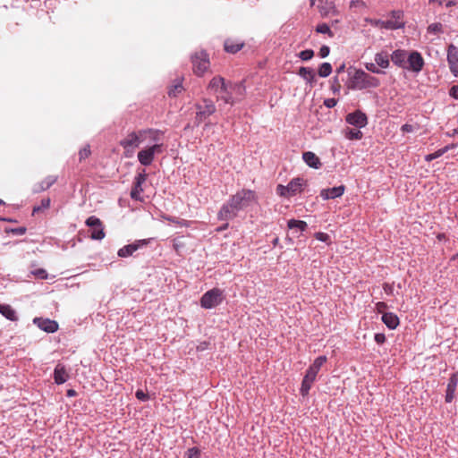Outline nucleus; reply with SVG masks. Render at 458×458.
<instances>
[{"label": "nucleus", "instance_id": "aec40b11", "mask_svg": "<svg viewBox=\"0 0 458 458\" xmlns=\"http://www.w3.org/2000/svg\"><path fill=\"white\" fill-rule=\"evenodd\" d=\"M392 62L398 67L406 68L407 52L403 49L394 50L390 55Z\"/></svg>", "mask_w": 458, "mask_h": 458}, {"label": "nucleus", "instance_id": "6ab92c4d", "mask_svg": "<svg viewBox=\"0 0 458 458\" xmlns=\"http://www.w3.org/2000/svg\"><path fill=\"white\" fill-rule=\"evenodd\" d=\"M225 89H221L220 92L217 93L216 100L217 101L221 100L225 104H229L231 106L235 105L236 98L233 96H232L230 81H227L225 83Z\"/></svg>", "mask_w": 458, "mask_h": 458}, {"label": "nucleus", "instance_id": "20e7f679", "mask_svg": "<svg viewBox=\"0 0 458 458\" xmlns=\"http://www.w3.org/2000/svg\"><path fill=\"white\" fill-rule=\"evenodd\" d=\"M225 300L224 291L213 288L207 291L200 298V306L206 310H211L220 305Z\"/></svg>", "mask_w": 458, "mask_h": 458}, {"label": "nucleus", "instance_id": "b1692460", "mask_svg": "<svg viewBox=\"0 0 458 458\" xmlns=\"http://www.w3.org/2000/svg\"><path fill=\"white\" fill-rule=\"evenodd\" d=\"M305 184V181L302 178H293L287 184V192L290 196H294L297 193L301 192L302 186Z\"/></svg>", "mask_w": 458, "mask_h": 458}, {"label": "nucleus", "instance_id": "603ef678", "mask_svg": "<svg viewBox=\"0 0 458 458\" xmlns=\"http://www.w3.org/2000/svg\"><path fill=\"white\" fill-rule=\"evenodd\" d=\"M329 47L324 45L320 47L318 55L321 58H326L329 55Z\"/></svg>", "mask_w": 458, "mask_h": 458}, {"label": "nucleus", "instance_id": "c85d7f7f", "mask_svg": "<svg viewBox=\"0 0 458 458\" xmlns=\"http://www.w3.org/2000/svg\"><path fill=\"white\" fill-rule=\"evenodd\" d=\"M390 19L387 21L392 22L398 27L394 28V30L402 29L404 27L403 19V12L400 10H394L390 13Z\"/></svg>", "mask_w": 458, "mask_h": 458}, {"label": "nucleus", "instance_id": "79ce46f5", "mask_svg": "<svg viewBox=\"0 0 458 458\" xmlns=\"http://www.w3.org/2000/svg\"><path fill=\"white\" fill-rule=\"evenodd\" d=\"M365 68L372 72V73H376V74H384L385 72L380 70L378 67H377V64H373V63H366L365 64Z\"/></svg>", "mask_w": 458, "mask_h": 458}, {"label": "nucleus", "instance_id": "bf43d9fd", "mask_svg": "<svg viewBox=\"0 0 458 458\" xmlns=\"http://www.w3.org/2000/svg\"><path fill=\"white\" fill-rule=\"evenodd\" d=\"M414 131V126L409 123H405L401 127V131L403 133L412 132Z\"/></svg>", "mask_w": 458, "mask_h": 458}, {"label": "nucleus", "instance_id": "37998d69", "mask_svg": "<svg viewBox=\"0 0 458 458\" xmlns=\"http://www.w3.org/2000/svg\"><path fill=\"white\" fill-rule=\"evenodd\" d=\"M187 458H201L200 450L195 446L189 448L187 451Z\"/></svg>", "mask_w": 458, "mask_h": 458}, {"label": "nucleus", "instance_id": "0eeeda50", "mask_svg": "<svg viewBox=\"0 0 458 458\" xmlns=\"http://www.w3.org/2000/svg\"><path fill=\"white\" fill-rule=\"evenodd\" d=\"M135 134L137 135L138 140V147L141 143H159L162 142L163 132L157 129H142L139 131H135Z\"/></svg>", "mask_w": 458, "mask_h": 458}, {"label": "nucleus", "instance_id": "c03bdc74", "mask_svg": "<svg viewBox=\"0 0 458 458\" xmlns=\"http://www.w3.org/2000/svg\"><path fill=\"white\" fill-rule=\"evenodd\" d=\"M50 206V199H43L41 200V205L37 206L33 208V214L39 212L43 208H48Z\"/></svg>", "mask_w": 458, "mask_h": 458}, {"label": "nucleus", "instance_id": "69168bd1", "mask_svg": "<svg viewBox=\"0 0 458 458\" xmlns=\"http://www.w3.org/2000/svg\"><path fill=\"white\" fill-rule=\"evenodd\" d=\"M335 82L336 83V85H333L332 86V89L333 91L335 93V92H339L340 90V84L338 83V79L337 77H335Z\"/></svg>", "mask_w": 458, "mask_h": 458}, {"label": "nucleus", "instance_id": "9b49d317", "mask_svg": "<svg viewBox=\"0 0 458 458\" xmlns=\"http://www.w3.org/2000/svg\"><path fill=\"white\" fill-rule=\"evenodd\" d=\"M424 64L425 63L421 54L418 51H411L408 55L405 69L419 73L423 69Z\"/></svg>", "mask_w": 458, "mask_h": 458}, {"label": "nucleus", "instance_id": "7ed1b4c3", "mask_svg": "<svg viewBox=\"0 0 458 458\" xmlns=\"http://www.w3.org/2000/svg\"><path fill=\"white\" fill-rule=\"evenodd\" d=\"M194 106L196 108V115L194 119V124L196 126H199L216 110L214 101L208 98H202L199 102L194 105Z\"/></svg>", "mask_w": 458, "mask_h": 458}, {"label": "nucleus", "instance_id": "49530a36", "mask_svg": "<svg viewBox=\"0 0 458 458\" xmlns=\"http://www.w3.org/2000/svg\"><path fill=\"white\" fill-rule=\"evenodd\" d=\"M36 277L39 279H47V272L44 268H38L31 272Z\"/></svg>", "mask_w": 458, "mask_h": 458}, {"label": "nucleus", "instance_id": "052dcab7", "mask_svg": "<svg viewBox=\"0 0 458 458\" xmlns=\"http://www.w3.org/2000/svg\"><path fill=\"white\" fill-rule=\"evenodd\" d=\"M316 238L320 242H326L329 239V235L326 233H317Z\"/></svg>", "mask_w": 458, "mask_h": 458}, {"label": "nucleus", "instance_id": "338daca9", "mask_svg": "<svg viewBox=\"0 0 458 458\" xmlns=\"http://www.w3.org/2000/svg\"><path fill=\"white\" fill-rule=\"evenodd\" d=\"M228 227H229V224L226 222V223H225L224 225H222L218 226V227L216 229V231L217 233H221V232H223V231L226 230Z\"/></svg>", "mask_w": 458, "mask_h": 458}, {"label": "nucleus", "instance_id": "c9c22d12", "mask_svg": "<svg viewBox=\"0 0 458 458\" xmlns=\"http://www.w3.org/2000/svg\"><path fill=\"white\" fill-rule=\"evenodd\" d=\"M332 72V65L329 63H323L318 70V73L322 78L328 77Z\"/></svg>", "mask_w": 458, "mask_h": 458}, {"label": "nucleus", "instance_id": "09e8293b", "mask_svg": "<svg viewBox=\"0 0 458 458\" xmlns=\"http://www.w3.org/2000/svg\"><path fill=\"white\" fill-rule=\"evenodd\" d=\"M26 231H27L26 227L20 226V227H17V228H12V229L8 230L7 232L11 233H13L14 235H23V234H25Z\"/></svg>", "mask_w": 458, "mask_h": 458}, {"label": "nucleus", "instance_id": "a18cd8bd", "mask_svg": "<svg viewBox=\"0 0 458 458\" xmlns=\"http://www.w3.org/2000/svg\"><path fill=\"white\" fill-rule=\"evenodd\" d=\"M444 154H443V151H441V149H437V151H435L434 153H431V154H428L425 157V160L427 162H430L436 158H438L440 157H442Z\"/></svg>", "mask_w": 458, "mask_h": 458}, {"label": "nucleus", "instance_id": "bb28decb", "mask_svg": "<svg viewBox=\"0 0 458 458\" xmlns=\"http://www.w3.org/2000/svg\"><path fill=\"white\" fill-rule=\"evenodd\" d=\"M382 322L389 328L395 329L399 326V318L393 312H385L382 315Z\"/></svg>", "mask_w": 458, "mask_h": 458}, {"label": "nucleus", "instance_id": "393cba45", "mask_svg": "<svg viewBox=\"0 0 458 458\" xmlns=\"http://www.w3.org/2000/svg\"><path fill=\"white\" fill-rule=\"evenodd\" d=\"M57 180V177L55 175H48L40 182L37 183L33 187V192L38 193L49 189Z\"/></svg>", "mask_w": 458, "mask_h": 458}, {"label": "nucleus", "instance_id": "5701e85b", "mask_svg": "<svg viewBox=\"0 0 458 458\" xmlns=\"http://www.w3.org/2000/svg\"><path fill=\"white\" fill-rule=\"evenodd\" d=\"M225 80L221 76H215L211 79L208 85V89L210 90L212 93L217 95L218 92H220L221 89H225Z\"/></svg>", "mask_w": 458, "mask_h": 458}, {"label": "nucleus", "instance_id": "774afa93", "mask_svg": "<svg viewBox=\"0 0 458 458\" xmlns=\"http://www.w3.org/2000/svg\"><path fill=\"white\" fill-rule=\"evenodd\" d=\"M208 344L207 342H202L198 345L197 350L198 351H204L208 348Z\"/></svg>", "mask_w": 458, "mask_h": 458}, {"label": "nucleus", "instance_id": "de8ad7c7", "mask_svg": "<svg viewBox=\"0 0 458 458\" xmlns=\"http://www.w3.org/2000/svg\"><path fill=\"white\" fill-rule=\"evenodd\" d=\"M90 155L89 146H86L79 151L80 161L86 159Z\"/></svg>", "mask_w": 458, "mask_h": 458}, {"label": "nucleus", "instance_id": "6e6d98bb", "mask_svg": "<svg viewBox=\"0 0 458 458\" xmlns=\"http://www.w3.org/2000/svg\"><path fill=\"white\" fill-rule=\"evenodd\" d=\"M336 104H337V100L335 98H326L324 100V105L327 108H333L336 106Z\"/></svg>", "mask_w": 458, "mask_h": 458}, {"label": "nucleus", "instance_id": "4be33fe9", "mask_svg": "<svg viewBox=\"0 0 458 458\" xmlns=\"http://www.w3.org/2000/svg\"><path fill=\"white\" fill-rule=\"evenodd\" d=\"M230 86H231L232 96H233L236 98V103L242 101L245 96V91H246V89L244 86V81H239V82H231L230 81Z\"/></svg>", "mask_w": 458, "mask_h": 458}, {"label": "nucleus", "instance_id": "412c9836", "mask_svg": "<svg viewBox=\"0 0 458 458\" xmlns=\"http://www.w3.org/2000/svg\"><path fill=\"white\" fill-rule=\"evenodd\" d=\"M69 378V375L66 371L65 366L58 363L54 369V380L57 385L65 383Z\"/></svg>", "mask_w": 458, "mask_h": 458}, {"label": "nucleus", "instance_id": "4c0bfd02", "mask_svg": "<svg viewBox=\"0 0 458 458\" xmlns=\"http://www.w3.org/2000/svg\"><path fill=\"white\" fill-rule=\"evenodd\" d=\"M183 90L182 82H177L168 90L169 97L175 98Z\"/></svg>", "mask_w": 458, "mask_h": 458}, {"label": "nucleus", "instance_id": "a878e982", "mask_svg": "<svg viewBox=\"0 0 458 458\" xmlns=\"http://www.w3.org/2000/svg\"><path fill=\"white\" fill-rule=\"evenodd\" d=\"M302 159L310 167L318 169L322 166V164L318 157L311 151L304 152L302 154Z\"/></svg>", "mask_w": 458, "mask_h": 458}, {"label": "nucleus", "instance_id": "680f3d73", "mask_svg": "<svg viewBox=\"0 0 458 458\" xmlns=\"http://www.w3.org/2000/svg\"><path fill=\"white\" fill-rule=\"evenodd\" d=\"M449 95L455 98V99H458V84L457 85H454L453 86L451 89H450V91H449Z\"/></svg>", "mask_w": 458, "mask_h": 458}, {"label": "nucleus", "instance_id": "dca6fc26", "mask_svg": "<svg viewBox=\"0 0 458 458\" xmlns=\"http://www.w3.org/2000/svg\"><path fill=\"white\" fill-rule=\"evenodd\" d=\"M148 242V240H139L134 242L133 243L128 244L121 248L117 254L120 258H127L131 256L136 250H138L140 247L147 245Z\"/></svg>", "mask_w": 458, "mask_h": 458}, {"label": "nucleus", "instance_id": "2f4dec72", "mask_svg": "<svg viewBox=\"0 0 458 458\" xmlns=\"http://www.w3.org/2000/svg\"><path fill=\"white\" fill-rule=\"evenodd\" d=\"M0 313L11 321L18 319L16 311L8 304H0Z\"/></svg>", "mask_w": 458, "mask_h": 458}, {"label": "nucleus", "instance_id": "473e14b6", "mask_svg": "<svg viewBox=\"0 0 458 458\" xmlns=\"http://www.w3.org/2000/svg\"><path fill=\"white\" fill-rule=\"evenodd\" d=\"M146 180H147V174H146V171L143 169L140 173H138V174L135 176L131 189L138 191L140 192H143L144 190L142 188V184L146 182Z\"/></svg>", "mask_w": 458, "mask_h": 458}, {"label": "nucleus", "instance_id": "1a4fd4ad", "mask_svg": "<svg viewBox=\"0 0 458 458\" xmlns=\"http://www.w3.org/2000/svg\"><path fill=\"white\" fill-rule=\"evenodd\" d=\"M138 140L135 131H130L126 136L119 141V145L124 149V156L131 157L134 149L138 148Z\"/></svg>", "mask_w": 458, "mask_h": 458}, {"label": "nucleus", "instance_id": "8fccbe9b", "mask_svg": "<svg viewBox=\"0 0 458 458\" xmlns=\"http://www.w3.org/2000/svg\"><path fill=\"white\" fill-rule=\"evenodd\" d=\"M135 396L138 400L141 401V402H146L148 400V394L144 393L142 390L139 389L136 391L135 393Z\"/></svg>", "mask_w": 458, "mask_h": 458}, {"label": "nucleus", "instance_id": "e2e57ef3", "mask_svg": "<svg viewBox=\"0 0 458 458\" xmlns=\"http://www.w3.org/2000/svg\"><path fill=\"white\" fill-rule=\"evenodd\" d=\"M386 309H387V304L386 302L379 301L376 304V310L379 313H382Z\"/></svg>", "mask_w": 458, "mask_h": 458}, {"label": "nucleus", "instance_id": "58836bf2", "mask_svg": "<svg viewBox=\"0 0 458 458\" xmlns=\"http://www.w3.org/2000/svg\"><path fill=\"white\" fill-rule=\"evenodd\" d=\"M316 31L321 34H327L329 37H333L334 33L330 30L329 26L327 23H320L316 27Z\"/></svg>", "mask_w": 458, "mask_h": 458}, {"label": "nucleus", "instance_id": "a211bd4d", "mask_svg": "<svg viewBox=\"0 0 458 458\" xmlns=\"http://www.w3.org/2000/svg\"><path fill=\"white\" fill-rule=\"evenodd\" d=\"M344 191H345V187L344 185H339V186H335V187L328 188V189H323L320 191V197L325 200L326 199H334L341 197L344 193Z\"/></svg>", "mask_w": 458, "mask_h": 458}, {"label": "nucleus", "instance_id": "39448f33", "mask_svg": "<svg viewBox=\"0 0 458 458\" xmlns=\"http://www.w3.org/2000/svg\"><path fill=\"white\" fill-rule=\"evenodd\" d=\"M164 149L165 146L163 142L152 144L138 152V160L142 165H150L154 160L155 155L161 154Z\"/></svg>", "mask_w": 458, "mask_h": 458}, {"label": "nucleus", "instance_id": "2eb2a0df", "mask_svg": "<svg viewBox=\"0 0 458 458\" xmlns=\"http://www.w3.org/2000/svg\"><path fill=\"white\" fill-rule=\"evenodd\" d=\"M33 324L47 333H55L58 330V323L50 318H35Z\"/></svg>", "mask_w": 458, "mask_h": 458}, {"label": "nucleus", "instance_id": "0e129e2a", "mask_svg": "<svg viewBox=\"0 0 458 458\" xmlns=\"http://www.w3.org/2000/svg\"><path fill=\"white\" fill-rule=\"evenodd\" d=\"M455 148V144H450V145H446L445 146L444 148H440L441 151H443V154H445L447 151H449L450 149H453Z\"/></svg>", "mask_w": 458, "mask_h": 458}, {"label": "nucleus", "instance_id": "f8f14e48", "mask_svg": "<svg viewBox=\"0 0 458 458\" xmlns=\"http://www.w3.org/2000/svg\"><path fill=\"white\" fill-rule=\"evenodd\" d=\"M239 210L234 208L233 202L228 199L224 203L217 214V219L220 221H230L234 219L238 215Z\"/></svg>", "mask_w": 458, "mask_h": 458}, {"label": "nucleus", "instance_id": "6e6552de", "mask_svg": "<svg viewBox=\"0 0 458 458\" xmlns=\"http://www.w3.org/2000/svg\"><path fill=\"white\" fill-rule=\"evenodd\" d=\"M193 71L198 76H202L209 66L208 55L206 52L200 51L191 57Z\"/></svg>", "mask_w": 458, "mask_h": 458}, {"label": "nucleus", "instance_id": "423d86ee", "mask_svg": "<svg viewBox=\"0 0 458 458\" xmlns=\"http://www.w3.org/2000/svg\"><path fill=\"white\" fill-rule=\"evenodd\" d=\"M255 191L251 190L243 189L242 191H237L234 195L231 196L229 199L233 202L234 208H236L240 211L250 206L251 203L255 200Z\"/></svg>", "mask_w": 458, "mask_h": 458}, {"label": "nucleus", "instance_id": "72a5a7b5", "mask_svg": "<svg viewBox=\"0 0 458 458\" xmlns=\"http://www.w3.org/2000/svg\"><path fill=\"white\" fill-rule=\"evenodd\" d=\"M344 136L346 139L353 140H360L363 136L362 132L360 131L359 128L352 129L347 127L344 130Z\"/></svg>", "mask_w": 458, "mask_h": 458}, {"label": "nucleus", "instance_id": "ddd939ff", "mask_svg": "<svg viewBox=\"0 0 458 458\" xmlns=\"http://www.w3.org/2000/svg\"><path fill=\"white\" fill-rule=\"evenodd\" d=\"M347 123L355 126L356 128H363L368 124V117L365 113L360 110H356L348 114L345 116Z\"/></svg>", "mask_w": 458, "mask_h": 458}, {"label": "nucleus", "instance_id": "864d4df0", "mask_svg": "<svg viewBox=\"0 0 458 458\" xmlns=\"http://www.w3.org/2000/svg\"><path fill=\"white\" fill-rule=\"evenodd\" d=\"M374 340L377 344H382L386 342V335L383 333H377L374 335Z\"/></svg>", "mask_w": 458, "mask_h": 458}, {"label": "nucleus", "instance_id": "e433bc0d", "mask_svg": "<svg viewBox=\"0 0 458 458\" xmlns=\"http://www.w3.org/2000/svg\"><path fill=\"white\" fill-rule=\"evenodd\" d=\"M371 24L375 26H378L380 28H384L386 30H394V28L398 27L397 25L393 24L392 22L388 21L387 20H375L371 21Z\"/></svg>", "mask_w": 458, "mask_h": 458}, {"label": "nucleus", "instance_id": "9d476101", "mask_svg": "<svg viewBox=\"0 0 458 458\" xmlns=\"http://www.w3.org/2000/svg\"><path fill=\"white\" fill-rule=\"evenodd\" d=\"M86 225L90 228V237L93 240H102L105 237V232L102 222L95 216L87 218Z\"/></svg>", "mask_w": 458, "mask_h": 458}, {"label": "nucleus", "instance_id": "f3484780", "mask_svg": "<svg viewBox=\"0 0 458 458\" xmlns=\"http://www.w3.org/2000/svg\"><path fill=\"white\" fill-rule=\"evenodd\" d=\"M458 385V373H453L448 379L446 386L445 401V403H452L455 397V391Z\"/></svg>", "mask_w": 458, "mask_h": 458}, {"label": "nucleus", "instance_id": "f704fd0d", "mask_svg": "<svg viewBox=\"0 0 458 458\" xmlns=\"http://www.w3.org/2000/svg\"><path fill=\"white\" fill-rule=\"evenodd\" d=\"M287 226L289 229L297 228L300 231L303 232L307 229L308 225L305 221L302 220L290 219L287 223Z\"/></svg>", "mask_w": 458, "mask_h": 458}, {"label": "nucleus", "instance_id": "4468645a", "mask_svg": "<svg viewBox=\"0 0 458 458\" xmlns=\"http://www.w3.org/2000/svg\"><path fill=\"white\" fill-rule=\"evenodd\" d=\"M447 62L451 73L458 76V47L450 44L447 47Z\"/></svg>", "mask_w": 458, "mask_h": 458}, {"label": "nucleus", "instance_id": "13d9d810", "mask_svg": "<svg viewBox=\"0 0 458 458\" xmlns=\"http://www.w3.org/2000/svg\"><path fill=\"white\" fill-rule=\"evenodd\" d=\"M140 194H141V192L131 189L130 196L134 200L142 201V198H141Z\"/></svg>", "mask_w": 458, "mask_h": 458}, {"label": "nucleus", "instance_id": "3c124183", "mask_svg": "<svg viewBox=\"0 0 458 458\" xmlns=\"http://www.w3.org/2000/svg\"><path fill=\"white\" fill-rule=\"evenodd\" d=\"M366 6H367L366 3L363 0H352L350 2L351 8H353V7L365 8Z\"/></svg>", "mask_w": 458, "mask_h": 458}, {"label": "nucleus", "instance_id": "7c9ffc66", "mask_svg": "<svg viewBox=\"0 0 458 458\" xmlns=\"http://www.w3.org/2000/svg\"><path fill=\"white\" fill-rule=\"evenodd\" d=\"M298 75L304 79L310 85H312L315 81L316 74L312 68L302 66L299 69Z\"/></svg>", "mask_w": 458, "mask_h": 458}, {"label": "nucleus", "instance_id": "c756f323", "mask_svg": "<svg viewBox=\"0 0 458 458\" xmlns=\"http://www.w3.org/2000/svg\"><path fill=\"white\" fill-rule=\"evenodd\" d=\"M389 57H390V55H388L387 52L381 51L375 55L374 60L377 66H379L380 68L386 69L390 64Z\"/></svg>", "mask_w": 458, "mask_h": 458}, {"label": "nucleus", "instance_id": "ea45409f", "mask_svg": "<svg viewBox=\"0 0 458 458\" xmlns=\"http://www.w3.org/2000/svg\"><path fill=\"white\" fill-rule=\"evenodd\" d=\"M428 32L437 34L443 32V25L440 22H435L428 27Z\"/></svg>", "mask_w": 458, "mask_h": 458}, {"label": "nucleus", "instance_id": "5fc2aeb1", "mask_svg": "<svg viewBox=\"0 0 458 458\" xmlns=\"http://www.w3.org/2000/svg\"><path fill=\"white\" fill-rule=\"evenodd\" d=\"M287 185L286 186H284V185H281L279 184L276 188V192L280 195V196H283V197H285V196H290L287 192Z\"/></svg>", "mask_w": 458, "mask_h": 458}, {"label": "nucleus", "instance_id": "f03ea898", "mask_svg": "<svg viewBox=\"0 0 458 458\" xmlns=\"http://www.w3.org/2000/svg\"><path fill=\"white\" fill-rule=\"evenodd\" d=\"M327 357L322 355L315 359L313 363L306 370L305 376L302 379L300 393L302 396H307L312 386V384L317 378V375L321 367L327 362Z\"/></svg>", "mask_w": 458, "mask_h": 458}, {"label": "nucleus", "instance_id": "a19ab883", "mask_svg": "<svg viewBox=\"0 0 458 458\" xmlns=\"http://www.w3.org/2000/svg\"><path fill=\"white\" fill-rule=\"evenodd\" d=\"M298 56L302 61H309L314 56V51L312 49H305L298 54Z\"/></svg>", "mask_w": 458, "mask_h": 458}, {"label": "nucleus", "instance_id": "4d7b16f0", "mask_svg": "<svg viewBox=\"0 0 458 458\" xmlns=\"http://www.w3.org/2000/svg\"><path fill=\"white\" fill-rule=\"evenodd\" d=\"M383 289L387 295H394V285L388 283L383 284Z\"/></svg>", "mask_w": 458, "mask_h": 458}, {"label": "nucleus", "instance_id": "f257e3e1", "mask_svg": "<svg viewBox=\"0 0 458 458\" xmlns=\"http://www.w3.org/2000/svg\"><path fill=\"white\" fill-rule=\"evenodd\" d=\"M380 85L378 78L365 72L362 70H356L354 74L350 78L349 89L353 90H362L371 88H377Z\"/></svg>", "mask_w": 458, "mask_h": 458}, {"label": "nucleus", "instance_id": "cd10ccee", "mask_svg": "<svg viewBox=\"0 0 458 458\" xmlns=\"http://www.w3.org/2000/svg\"><path fill=\"white\" fill-rule=\"evenodd\" d=\"M244 46L242 41H237L232 38H228L225 41L224 47L227 53L235 54L240 51Z\"/></svg>", "mask_w": 458, "mask_h": 458}]
</instances>
